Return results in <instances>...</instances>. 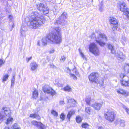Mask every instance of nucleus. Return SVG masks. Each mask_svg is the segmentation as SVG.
<instances>
[{
    "label": "nucleus",
    "instance_id": "nucleus-57",
    "mask_svg": "<svg viewBox=\"0 0 129 129\" xmlns=\"http://www.w3.org/2000/svg\"><path fill=\"white\" fill-rule=\"evenodd\" d=\"M12 16L11 15H10L9 17L11 19L12 18Z\"/></svg>",
    "mask_w": 129,
    "mask_h": 129
},
{
    "label": "nucleus",
    "instance_id": "nucleus-37",
    "mask_svg": "<svg viewBox=\"0 0 129 129\" xmlns=\"http://www.w3.org/2000/svg\"><path fill=\"white\" fill-rule=\"evenodd\" d=\"M51 113L52 115L55 116H57L58 115V113L57 112L54 110H52Z\"/></svg>",
    "mask_w": 129,
    "mask_h": 129
},
{
    "label": "nucleus",
    "instance_id": "nucleus-6",
    "mask_svg": "<svg viewBox=\"0 0 129 129\" xmlns=\"http://www.w3.org/2000/svg\"><path fill=\"white\" fill-rule=\"evenodd\" d=\"M120 77L122 79L121 80L122 86L129 87V77L123 73L120 74Z\"/></svg>",
    "mask_w": 129,
    "mask_h": 129
},
{
    "label": "nucleus",
    "instance_id": "nucleus-14",
    "mask_svg": "<svg viewBox=\"0 0 129 129\" xmlns=\"http://www.w3.org/2000/svg\"><path fill=\"white\" fill-rule=\"evenodd\" d=\"M125 120L120 118H117L115 120L114 124L115 125L119 124L120 126L124 127L125 126Z\"/></svg>",
    "mask_w": 129,
    "mask_h": 129
},
{
    "label": "nucleus",
    "instance_id": "nucleus-13",
    "mask_svg": "<svg viewBox=\"0 0 129 129\" xmlns=\"http://www.w3.org/2000/svg\"><path fill=\"white\" fill-rule=\"evenodd\" d=\"M115 55L118 60L121 61H123L126 58L125 55L122 52L120 51L118 52L117 53H116Z\"/></svg>",
    "mask_w": 129,
    "mask_h": 129
},
{
    "label": "nucleus",
    "instance_id": "nucleus-21",
    "mask_svg": "<svg viewBox=\"0 0 129 129\" xmlns=\"http://www.w3.org/2000/svg\"><path fill=\"white\" fill-rule=\"evenodd\" d=\"M26 27H24L23 26H22L21 29V36L22 37H25L26 36L25 32L26 30Z\"/></svg>",
    "mask_w": 129,
    "mask_h": 129
},
{
    "label": "nucleus",
    "instance_id": "nucleus-11",
    "mask_svg": "<svg viewBox=\"0 0 129 129\" xmlns=\"http://www.w3.org/2000/svg\"><path fill=\"white\" fill-rule=\"evenodd\" d=\"M109 21L111 26L112 29L114 31H115L118 28V22L117 19L114 18H111Z\"/></svg>",
    "mask_w": 129,
    "mask_h": 129
},
{
    "label": "nucleus",
    "instance_id": "nucleus-46",
    "mask_svg": "<svg viewBox=\"0 0 129 129\" xmlns=\"http://www.w3.org/2000/svg\"><path fill=\"white\" fill-rule=\"evenodd\" d=\"M65 116L63 113H62L60 116V118L62 119L63 120L65 119Z\"/></svg>",
    "mask_w": 129,
    "mask_h": 129
},
{
    "label": "nucleus",
    "instance_id": "nucleus-18",
    "mask_svg": "<svg viewBox=\"0 0 129 129\" xmlns=\"http://www.w3.org/2000/svg\"><path fill=\"white\" fill-rule=\"evenodd\" d=\"M116 90L118 94H122L125 96H127L129 95L128 92L120 88L117 89Z\"/></svg>",
    "mask_w": 129,
    "mask_h": 129
},
{
    "label": "nucleus",
    "instance_id": "nucleus-26",
    "mask_svg": "<svg viewBox=\"0 0 129 129\" xmlns=\"http://www.w3.org/2000/svg\"><path fill=\"white\" fill-rule=\"evenodd\" d=\"M30 117L33 118H36L37 119H40V117L36 114H31L30 115Z\"/></svg>",
    "mask_w": 129,
    "mask_h": 129
},
{
    "label": "nucleus",
    "instance_id": "nucleus-35",
    "mask_svg": "<svg viewBox=\"0 0 129 129\" xmlns=\"http://www.w3.org/2000/svg\"><path fill=\"white\" fill-rule=\"evenodd\" d=\"M72 72L73 73H74L76 76H79V73L75 68L73 69V70H72Z\"/></svg>",
    "mask_w": 129,
    "mask_h": 129
},
{
    "label": "nucleus",
    "instance_id": "nucleus-40",
    "mask_svg": "<svg viewBox=\"0 0 129 129\" xmlns=\"http://www.w3.org/2000/svg\"><path fill=\"white\" fill-rule=\"evenodd\" d=\"M89 126V125L86 123H83L82 126V128H87Z\"/></svg>",
    "mask_w": 129,
    "mask_h": 129
},
{
    "label": "nucleus",
    "instance_id": "nucleus-56",
    "mask_svg": "<svg viewBox=\"0 0 129 129\" xmlns=\"http://www.w3.org/2000/svg\"><path fill=\"white\" fill-rule=\"evenodd\" d=\"M4 129H10L9 127H5Z\"/></svg>",
    "mask_w": 129,
    "mask_h": 129
},
{
    "label": "nucleus",
    "instance_id": "nucleus-4",
    "mask_svg": "<svg viewBox=\"0 0 129 129\" xmlns=\"http://www.w3.org/2000/svg\"><path fill=\"white\" fill-rule=\"evenodd\" d=\"M2 110L6 116L8 117L7 120L6 124H8L10 122H12L13 121V118L11 117V112L10 109L8 108L4 107L2 108Z\"/></svg>",
    "mask_w": 129,
    "mask_h": 129
},
{
    "label": "nucleus",
    "instance_id": "nucleus-17",
    "mask_svg": "<svg viewBox=\"0 0 129 129\" xmlns=\"http://www.w3.org/2000/svg\"><path fill=\"white\" fill-rule=\"evenodd\" d=\"M32 123L36 126L39 129H44L45 128V126L40 122H38L36 121L33 120L32 121Z\"/></svg>",
    "mask_w": 129,
    "mask_h": 129
},
{
    "label": "nucleus",
    "instance_id": "nucleus-42",
    "mask_svg": "<svg viewBox=\"0 0 129 129\" xmlns=\"http://www.w3.org/2000/svg\"><path fill=\"white\" fill-rule=\"evenodd\" d=\"M7 118L4 116L2 115L0 113V120H3L6 119Z\"/></svg>",
    "mask_w": 129,
    "mask_h": 129
},
{
    "label": "nucleus",
    "instance_id": "nucleus-36",
    "mask_svg": "<svg viewBox=\"0 0 129 129\" xmlns=\"http://www.w3.org/2000/svg\"><path fill=\"white\" fill-rule=\"evenodd\" d=\"M70 77L74 80H77V77L73 73H71L70 75Z\"/></svg>",
    "mask_w": 129,
    "mask_h": 129
},
{
    "label": "nucleus",
    "instance_id": "nucleus-49",
    "mask_svg": "<svg viewBox=\"0 0 129 129\" xmlns=\"http://www.w3.org/2000/svg\"><path fill=\"white\" fill-rule=\"evenodd\" d=\"M32 57H30L28 58H26V61H27V63H28L29 61L32 59Z\"/></svg>",
    "mask_w": 129,
    "mask_h": 129
},
{
    "label": "nucleus",
    "instance_id": "nucleus-1",
    "mask_svg": "<svg viewBox=\"0 0 129 129\" xmlns=\"http://www.w3.org/2000/svg\"><path fill=\"white\" fill-rule=\"evenodd\" d=\"M62 39L61 29L59 27L56 28L53 33L49 34L42 40V45L44 46L47 44V42L58 44L61 42Z\"/></svg>",
    "mask_w": 129,
    "mask_h": 129
},
{
    "label": "nucleus",
    "instance_id": "nucleus-48",
    "mask_svg": "<svg viewBox=\"0 0 129 129\" xmlns=\"http://www.w3.org/2000/svg\"><path fill=\"white\" fill-rule=\"evenodd\" d=\"M65 57L63 55L61 56V58L60 59V60L61 62H63L65 61Z\"/></svg>",
    "mask_w": 129,
    "mask_h": 129
},
{
    "label": "nucleus",
    "instance_id": "nucleus-5",
    "mask_svg": "<svg viewBox=\"0 0 129 129\" xmlns=\"http://www.w3.org/2000/svg\"><path fill=\"white\" fill-rule=\"evenodd\" d=\"M104 116L106 119L109 121L112 122L115 119V114L114 112L109 110L105 112Z\"/></svg>",
    "mask_w": 129,
    "mask_h": 129
},
{
    "label": "nucleus",
    "instance_id": "nucleus-12",
    "mask_svg": "<svg viewBox=\"0 0 129 129\" xmlns=\"http://www.w3.org/2000/svg\"><path fill=\"white\" fill-rule=\"evenodd\" d=\"M119 7L120 11L123 12V14H126V11L128 9L127 8V5L124 2H122L120 3L119 4Z\"/></svg>",
    "mask_w": 129,
    "mask_h": 129
},
{
    "label": "nucleus",
    "instance_id": "nucleus-33",
    "mask_svg": "<svg viewBox=\"0 0 129 129\" xmlns=\"http://www.w3.org/2000/svg\"><path fill=\"white\" fill-rule=\"evenodd\" d=\"M76 122L78 123L81 122L82 121V119L81 117L79 116H78L76 117Z\"/></svg>",
    "mask_w": 129,
    "mask_h": 129
},
{
    "label": "nucleus",
    "instance_id": "nucleus-58",
    "mask_svg": "<svg viewBox=\"0 0 129 129\" xmlns=\"http://www.w3.org/2000/svg\"><path fill=\"white\" fill-rule=\"evenodd\" d=\"M14 25H12V27L13 28L14 27Z\"/></svg>",
    "mask_w": 129,
    "mask_h": 129
},
{
    "label": "nucleus",
    "instance_id": "nucleus-29",
    "mask_svg": "<svg viewBox=\"0 0 129 129\" xmlns=\"http://www.w3.org/2000/svg\"><path fill=\"white\" fill-rule=\"evenodd\" d=\"M108 46L109 48L111 50V53L113 54L115 53V51L114 49L113 46L110 44H108Z\"/></svg>",
    "mask_w": 129,
    "mask_h": 129
},
{
    "label": "nucleus",
    "instance_id": "nucleus-15",
    "mask_svg": "<svg viewBox=\"0 0 129 129\" xmlns=\"http://www.w3.org/2000/svg\"><path fill=\"white\" fill-rule=\"evenodd\" d=\"M102 102L99 103L96 102L91 104V106L95 110H99L102 106Z\"/></svg>",
    "mask_w": 129,
    "mask_h": 129
},
{
    "label": "nucleus",
    "instance_id": "nucleus-23",
    "mask_svg": "<svg viewBox=\"0 0 129 129\" xmlns=\"http://www.w3.org/2000/svg\"><path fill=\"white\" fill-rule=\"evenodd\" d=\"M120 42H121L122 44L125 45L126 42L127 41V39L124 36H122L120 40Z\"/></svg>",
    "mask_w": 129,
    "mask_h": 129
},
{
    "label": "nucleus",
    "instance_id": "nucleus-9",
    "mask_svg": "<svg viewBox=\"0 0 129 129\" xmlns=\"http://www.w3.org/2000/svg\"><path fill=\"white\" fill-rule=\"evenodd\" d=\"M67 18V15L66 13L64 12L61 15L60 17H59L56 20L54 24L55 25L61 24L63 25V23L64 24V22L65 19Z\"/></svg>",
    "mask_w": 129,
    "mask_h": 129
},
{
    "label": "nucleus",
    "instance_id": "nucleus-28",
    "mask_svg": "<svg viewBox=\"0 0 129 129\" xmlns=\"http://www.w3.org/2000/svg\"><path fill=\"white\" fill-rule=\"evenodd\" d=\"M92 111V109L90 107H86L85 109V112L88 114H90Z\"/></svg>",
    "mask_w": 129,
    "mask_h": 129
},
{
    "label": "nucleus",
    "instance_id": "nucleus-16",
    "mask_svg": "<svg viewBox=\"0 0 129 129\" xmlns=\"http://www.w3.org/2000/svg\"><path fill=\"white\" fill-rule=\"evenodd\" d=\"M43 91L48 94H50L51 95L53 96L56 93L55 91L51 88H45L43 89Z\"/></svg>",
    "mask_w": 129,
    "mask_h": 129
},
{
    "label": "nucleus",
    "instance_id": "nucleus-30",
    "mask_svg": "<svg viewBox=\"0 0 129 129\" xmlns=\"http://www.w3.org/2000/svg\"><path fill=\"white\" fill-rule=\"evenodd\" d=\"M124 70L125 73L129 74V63L126 64L124 66Z\"/></svg>",
    "mask_w": 129,
    "mask_h": 129
},
{
    "label": "nucleus",
    "instance_id": "nucleus-51",
    "mask_svg": "<svg viewBox=\"0 0 129 129\" xmlns=\"http://www.w3.org/2000/svg\"><path fill=\"white\" fill-rule=\"evenodd\" d=\"M54 52V50L53 48L52 49L49 51L50 53H53Z\"/></svg>",
    "mask_w": 129,
    "mask_h": 129
},
{
    "label": "nucleus",
    "instance_id": "nucleus-44",
    "mask_svg": "<svg viewBox=\"0 0 129 129\" xmlns=\"http://www.w3.org/2000/svg\"><path fill=\"white\" fill-rule=\"evenodd\" d=\"M104 79H102L101 81L99 82L98 81V83H99L100 84V86H103L104 85Z\"/></svg>",
    "mask_w": 129,
    "mask_h": 129
},
{
    "label": "nucleus",
    "instance_id": "nucleus-45",
    "mask_svg": "<svg viewBox=\"0 0 129 129\" xmlns=\"http://www.w3.org/2000/svg\"><path fill=\"white\" fill-rule=\"evenodd\" d=\"M127 13H126V14H123L124 15H125L127 18L129 19V9H128L127 10V11H126Z\"/></svg>",
    "mask_w": 129,
    "mask_h": 129
},
{
    "label": "nucleus",
    "instance_id": "nucleus-8",
    "mask_svg": "<svg viewBox=\"0 0 129 129\" xmlns=\"http://www.w3.org/2000/svg\"><path fill=\"white\" fill-rule=\"evenodd\" d=\"M37 9L40 11H42L44 14H47L49 13V9L46 7L44 4L40 3L36 5Z\"/></svg>",
    "mask_w": 129,
    "mask_h": 129
},
{
    "label": "nucleus",
    "instance_id": "nucleus-55",
    "mask_svg": "<svg viewBox=\"0 0 129 129\" xmlns=\"http://www.w3.org/2000/svg\"><path fill=\"white\" fill-rule=\"evenodd\" d=\"M98 129H104L103 127L102 126H99L98 128Z\"/></svg>",
    "mask_w": 129,
    "mask_h": 129
},
{
    "label": "nucleus",
    "instance_id": "nucleus-41",
    "mask_svg": "<svg viewBox=\"0 0 129 129\" xmlns=\"http://www.w3.org/2000/svg\"><path fill=\"white\" fill-rule=\"evenodd\" d=\"M79 52L80 53V54L81 55V57L85 59L86 58V57H85V55L83 54L82 52L81 49H79Z\"/></svg>",
    "mask_w": 129,
    "mask_h": 129
},
{
    "label": "nucleus",
    "instance_id": "nucleus-22",
    "mask_svg": "<svg viewBox=\"0 0 129 129\" xmlns=\"http://www.w3.org/2000/svg\"><path fill=\"white\" fill-rule=\"evenodd\" d=\"M30 66L31 70L32 71L36 70L38 67L37 64L35 62L31 63L30 64Z\"/></svg>",
    "mask_w": 129,
    "mask_h": 129
},
{
    "label": "nucleus",
    "instance_id": "nucleus-34",
    "mask_svg": "<svg viewBox=\"0 0 129 129\" xmlns=\"http://www.w3.org/2000/svg\"><path fill=\"white\" fill-rule=\"evenodd\" d=\"M121 106L125 110L127 114L129 115V109L122 104Z\"/></svg>",
    "mask_w": 129,
    "mask_h": 129
},
{
    "label": "nucleus",
    "instance_id": "nucleus-2",
    "mask_svg": "<svg viewBox=\"0 0 129 129\" xmlns=\"http://www.w3.org/2000/svg\"><path fill=\"white\" fill-rule=\"evenodd\" d=\"M29 20L31 27L34 29L40 27L46 21L44 17L37 12L31 14L29 16Z\"/></svg>",
    "mask_w": 129,
    "mask_h": 129
},
{
    "label": "nucleus",
    "instance_id": "nucleus-31",
    "mask_svg": "<svg viewBox=\"0 0 129 129\" xmlns=\"http://www.w3.org/2000/svg\"><path fill=\"white\" fill-rule=\"evenodd\" d=\"M38 94L37 91L36 90H34L33 93L32 97L36 99L38 97Z\"/></svg>",
    "mask_w": 129,
    "mask_h": 129
},
{
    "label": "nucleus",
    "instance_id": "nucleus-38",
    "mask_svg": "<svg viewBox=\"0 0 129 129\" xmlns=\"http://www.w3.org/2000/svg\"><path fill=\"white\" fill-rule=\"evenodd\" d=\"M103 2L101 1L100 3L99 6V10L100 12L103 11Z\"/></svg>",
    "mask_w": 129,
    "mask_h": 129
},
{
    "label": "nucleus",
    "instance_id": "nucleus-54",
    "mask_svg": "<svg viewBox=\"0 0 129 129\" xmlns=\"http://www.w3.org/2000/svg\"><path fill=\"white\" fill-rule=\"evenodd\" d=\"M37 45H40V41H38L37 42Z\"/></svg>",
    "mask_w": 129,
    "mask_h": 129
},
{
    "label": "nucleus",
    "instance_id": "nucleus-10",
    "mask_svg": "<svg viewBox=\"0 0 129 129\" xmlns=\"http://www.w3.org/2000/svg\"><path fill=\"white\" fill-rule=\"evenodd\" d=\"M98 74L97 73L93 72L91 73L88 76L89 81L92 82L98 83Z\"/></svg>",
    "mask_w": 129,
    "mask_h": 129
},
{
    "label": "nucleus",
    "instance_id": "nucleus-52",
    "mask_svg": "<svg viewBox=\"0 0 129 129\" xmlns=\"http://www.w3.org/2000/svg\"><path fill=\"white\" fill-rule=\"evenodd\" d=\"M4 63L2 59H0V67H1L2 64Z\"/></svg>",
    "mask_w": 129,
    "mask_h": 129
},
{
    "label": "nucleus",
    "instance_id": "nucleus-50",
    "mask_svg": "<svg viewBox=\"0 0 129 129\" xmlns=\"http://www.w3.org/2000/svg\"><path fill=\"white\" fill-rule=\"evenodd\" d=\"M50 67L53 68H56V67L53 64H50L49 65Z\"/></svg>",
    "mask_w": 129,
    "mask_h": 129
},
{
    "label": "nucleus",
    "instance_id": "nucleus-24",
    "mask_svg": "<svg viewBox=\"0 0 129 129\" xmlns=\"http://www.w3.org/2000/svg\"><path fill=\"white\" fill-rule=\"evenodd\" d=\"M85 101L88 105H90V104L91 102H93L94 100L93 99H92L90 97L88 96L86 98Z\"/></svg>",
    "mask_w": 129,
    "mask_h": 129
},
{
    "label": "nucleus",
    "instance_id": "nucleus-39",
    "mask_svg": "<svg viewBox=\"0 0 129 129\" xmlns=\"http://www.w3.org/2000/svg\"><path fill=\"white\" fill-rule=\"evenodd\" d=\"M12 128L13 129H20V127H19L18 125L16 123H15L12 126Z\"/></svg>",
    "mask_w": 129,
    "mask_h": 129
},
{
    "label": "nucleus",
    "instance_id": "nucleus-25",
    "mask_svg": "<svg viewBox=\"0 0 129 129\" xmlns=\"http://www.w3.org/2000/svg\"><path fill=\"white\" fill-rule=\"evenodd\" d=\"M15 73L14 72L12 75V78L11 79V87L12 86H13L14 85L15 81Z\"/></svg>",
    "mask_w": 129,
    "mask_h": 129
},
{
    "label": "nucleus",
    "instance_id": "nucleus-59",
    "mask_svg": "<svg viewBox=\"0 0 129 129\" xmlns=\"http://www.w3.org/2000/svg\"><path fill=\"white\" fill-rule=\"evenodd\" d=\"M129 2V0H127Z\"/></svg>",
    "mask_w": 129,
    "mask_h": 129
},
{
    "label": "nucleus",
    "instance_id": "nucleus-20",
    "mask_svg": "<svg viewBox=\"0 0 129 129\" xmlns=\"http://www.w3.org/2000/svg\"><path fill=\"white\" fill-rule=\"evenodd\" d=\"M75 112V111L73 109L71 110L68 112L67 118L69 121H70V118L72 115L74 114Z\"/></svg>",
    "mask_w": 129,
    "mask_h": 129
},
{
    "label": "nucleus",
    "instance_id": "nucleus-32",
    "mask_svg": "<svg viewBox=\"0 0 129 129\" xmlns=\"http://www.w3.org/2000/svg\"><path fill=\"white\" fill-rule=\"evenodd\" d=\"M63 89L65 91L70 92L71 91V89L68 86H66L63 88Z\"/></svg>",
    "mask_w": 129,
    "mask_h": 129
},
{
    "label": "nucleus",
    "instance_id": "nucleus-19",
    "mask_svg": "<svg viewBox=\"0 0 129 129\" xmlns=\"http://www.w3.org/2000/svg\"><path fill=\"white\" fill-rule=\"evenodd\" d=\"M67 102L69 105L71 107H75L77 103L73 99H70L69 97L67 98Z\"/></svg>",
    "mask_w": 129,
    "mask_h": 129
},
{
    "label": "nucleus",
    "instance_id": "nucleus-43",
    "mask_svg": "<svg viewBox=\"0 0 129 129\" xmlns=\"http://www.w3.org/2000/svg\"><path fill=\"white\" fill-rule=\"evenodd\" d=\"M65 71L66 72L69 73L70 75L71 73L70 70L68 67L66 68Z\"/></svg>",
    "mask_w": 129,
    "mask_h": 129
},
{
    "label": "nucleus",
    "instance_id": "nucleus-27",
    "mask_svg": "<svg viewBox=\"0 0 129 129\" xmlns=\"http://www.w3.org/2000/svg\"><path fill=\"white\" fill-rule=\"evenodd\" d=\"M9 76V75L7 74L4 75L3 76V78H2V82L3 83H4L7 80Z\"/></svg>",
    "mask_w": 129,
    "mask_h": 129
},
{
    "label": "nucleus",
    "instance_id": "nucleus-47",
    "mask_svg": "<svg viewBox=\"0 0 129 129\" xmlns=\"http://www.w3.org/2000/svg\"><path fill=\"white\" fill-rule=\"evenodd\" d=\"M59 80L58 79H56L54 82V83L55 85H57L58 86H60V84L58 82Z\"/></svg>",
    "mask_w": 129,
    "mask_h": 129
},
{
    "label": "nucleus",
    "instance_id": "nucleus-53",
    "mask_svg": "<svg viewBox=\"0 0 129 129\" xmlns=\"http://www.w3.org/2000/svg\"><path fill=\"white\" fill-rule=\"evenodd\" d=\"M60 103L61 104H64V102L63 101H61L60 102Z\"/></svg>",
    "mask_w": 129,
    "mask_h": 129
},
{
    "label": "nucleus",
    "instance_id": "nucleus-7",
    "mask_svg": "<svg viewBox=\"0 0 129 129\" xmlns=\"http://www.w3.org/2000/svg\"><path fill=\"white\" fill-rule=\"evenodd\" d=\"M89 51L95 56L99 55V52L97 45L95 43H92L90 44L89 46Z\"/></svg>",
    "mask_w": 129,
    "mask_h": 129
},
{
    "label": "nucleus",
    "instance_id": "nucleus-3",
    "mask_svg": "<svg viewBox=\"0 0 129 129\" xmlns=\"http://www.w3.org/2000/svg\"><path fill=\"white\" fill-rule=\"evenodd\" d=\"M90 37L92 39L95 38L97 43L101 46L105 45V42L107 41L106 36L103 33L100 32L96 33V34L93 33L90 35Z\"/></svg>",
    "mask_w": 129,
    "mask_h": 129
}]
</instances>
